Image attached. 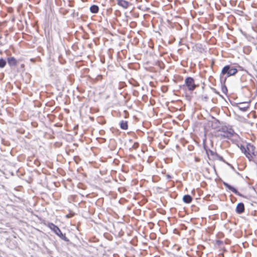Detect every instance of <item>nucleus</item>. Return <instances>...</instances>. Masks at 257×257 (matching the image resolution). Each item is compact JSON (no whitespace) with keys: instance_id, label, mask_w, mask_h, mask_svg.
Returning a JSON list of instances; mask_svg holds the SVG:
<instances>
[{"instance_id":"obj_1","label":"nucleus","mask_w":257,"mask_h":257,"mask_svg":"<svg viewBox=\"0 0 257 257\" xmlns=\"http://www.w3.org/2000/svg\"><path fill=\"white\" fill-rule=\"evenodd\" d=\"M240 149L249 161H254L257 156V151L253 145L248 143L245 147L241 146Z\"/></svg>"},{"instance_id":"obj_2","label":"nucleus","mask_w":257,"mask_h":257,"mask_svg":"<svg viewBox=\"0 0 257 257\" xmlns=\"http://www.w3.org/2000/svg\"><path fill=\"white\" fill-rule=\"evenodd\" d=\"M238 72L237 69L234 67H231L230 65H225L222 68L220 76L221 78H223L225 76V79L229 77L235 75Z\"/></svg>"},{"instance_id":"obj_3","label":"nucleus","mask_w":257,"mask_h":257,"mask_svg":"<svg viewBox=\"0 0 257 257\" xmlns=\"http://www.w3.org/2000/svg\"><path fill=\"white\" fill-rule=\"evenodd\" d=\"M185 85L189 91H194L198 86V84L195 83L194 79L191 77H187L185 80Z\"/></svg>"},{"instance_id":"obj_4","label":"nucleus","mask_w":257,"mask_h":257,"mask_svg":"<svg viewBox=\"0 0 257 257\" xmlns=\"http://www.w3.org/2000/svg\"><path fill=\"white\" fill-rule=\"evenodd\" d=\"M49 226L51 229H52L62 239L67 241L69 240L66 237L65 235L62 233L58 226H56L53 223L49 224Z\"/></svg>"},{"instance_id":"obj_5","label":"nucleus","mask_w":257,"mask_h":257,"mask_svg":"<svg viewBox=\"0 0 257 257\" xmlns=\"http://www.w3.org/2000/svg\"><path fill=\"white\" fill-rule=\"evenodd\" d=\"M250 102L248 101V102H240V103H238V105L237 106L240 110H241L243 112H245L248 110V109L250 107Z\"/></svg>"},{"instance_id":"obj_6","label":"nucleus","mask_w":257,"mask_h":257,"mask_svg":"<svg viewBox=\"0 0 257 257\" xmlns=\"http://www.w3.org/2000/svg\"><path fill=\"white\" fill-rule=\"evenodd\" d=\"M222 130H218V135H217V137L220 138L221 139H225V138H229L232 136V134L228 131H223V128Z\"/></svg>"},{"instance_id":"obj_7","label":"nucleus","mask_w":257,"mask_h":257,"mask_svg":"<svg viewBox=\"0 0 257 257\" xmlns=\"http://www.w3.org/2000/svg\"><path fill=\"white\" fill-rule=\"evenodd\" d=\"M206 153L210 160H215L221 158L216 153L211 150L206 149Z\"/></svg>"},{"instance_id":"obj_8","label":"nucleus","mask_w":257,"mask_h":257,"mask_svg":"<svg viewBox=\"0 0 257 257\" xmlns=\"http://www.w3.org/2000/svg\"><path fill=\"white\" fill-rule=\"evenodd\" d=\"M236 211L238 214H241L244 211V206L243 203H239L237 205Z\"/></svg>"},{"instance_id":"obj_9","label":"nucleus","mask_w":257,"mask_h":257,"mask_svg":"<svg viewBox=\"0 0 257 257\" xmlns=\"http://www.w3.org/2000/svg\"><path fill=\"white\" fill-rule=\"evenodd\" d=\"M117 5L123 8L126 9L128 7L129 3L124 0H117Z\"/></svg>"},{"instance_id":"obj_10","label":"nucleus","mask_w":257,"mask_h":257,"mask_svg":"<svg viewBox=\"0 0 257 257\" xmlns=\"http://www.w3.org/2000/svg\"><path fill=\"white\" fill-rule=\"evenodd\" d=\"M8 63L10 66H16L17 64V60L13 57L8 58Z\"/></svg>"},{"instance_id":"obj_11","label":"nucleus","mask_w":257,"mask_h":257,"mask_svg":"<svg viewBox=\"0 0 257 257\" xmlns=\"http://www.w3.org/2000/svg\"><path fill=\"white\" fill-rule=\"evenodd\" d=\"M183 201L184 202L189 204L192 202V198L189 195H185L183 197Z\"/></svg>"},{"instance_id":"obj_12","label":"nucleus","mask_w":257,"mask_h":257,"mask_svg":"<svg viewBox=\"0 0 257 257\" xmlns=\"http://www.w3.org/2000/svg\"><path fill=\"white\" fill-rule=\"evenodd\" d=\"M90 11L92 13L96 14L99 11V8L96 5H92L90 8Z\"/></svg>"},{"instance_id":"obj_13","label":"nucleus","mask_w":257,"mask_h":257,"mask_svg":"<svg viewBox=\"0 0 257 257\" xmlns=\"http://www.w3.org/2000/svg\"><path fill=\"white\" fill-rule=\"evenodd\" d=\"M120 127L121 129L127 130L128 128L127 121L123 120L121 121L120 122Z\"/></svg>"},{"instance_id":"obj_14","label":"nucleus","mask_w":257,"mask_h":257,"mask_svg":"<svg viewBox=\"0 0 257 257\" xmlns=\"http://www.w3.org/2000/svg\"><path fill=\"white\" fill-rule=\"evenodd\" d=\"M224 184L226 187H227L228 189L231 190L232 192L235 194L237 193V190L235 188L232 187L231 186L226 183H224Z\"/></svg>"},{"instance_id":"obj_15","label":"nucleus","mask_w":257,"mask_h":257,"mask_svg":"<svg viewBox=\"0 0 257 257\" xmlns=\"http://www.w3.org/2000/svg\"><path fill=\"white\" fill-rule=\"evenodd\" d=\"M199 99L202 101H207L209 99V96L207 94H202L199 96Z\"/></svg>"},{"instance_id":"obj_16","label":"nucleus","mask_w":257,"mask_h":257,"mask_svg":"<svg viewBox=\"0 0 257 257\" xmlns=\"http://www.w3.org/2000/svg\"><path fill=\"white\" fill-rule=\"evenodd\" d=\"M6 64V61L3 58L0 59V68H4Z\"/></svg>"},{"instance_id":"obj_17","label":"nucleus","mask_w":257,"mask_h":257,"mask_svg":"<svg viewBox=\"0 0 257 257\" xmlns=\"http://www.w3.org/2000/svg\"><path fill=\"white\" fill-rule=\"evenodd\" d=\"M168 90V87L166 86H162V91L163 92H166Z\"/></svg>"},{"instance_id":"obj_18","label":"nucleus","mask_w":257,"mask_h":257,"mask_svg":"<svg viewBox=\"0 0 257 257\" xmlns=\"http://www.w3.org/2000/svg\"><path fill=\"white\" fill-rule=\"evenodd\" d=\"M166 176L167 179L169 180H170L172 178V176H171L169 175H166Z\"/></svg>"},{"instance_id":"obj_19","label":"nucleus","mask_w":257,"mask_h":257,"mask_svg":"<svg viewBox=\"0 0 257 257\" xmlns=\"http://www.w3.org/2000/svg\"><path fill=\"white\" fill-rule=\"evenodd\" d=\"M254 107L255 109H257V102L255 103Z\"/></svg>"},{"instance_id":"obj_20","label":"nucleus","mask_w":257,"mask_h":257,"mask_svg":"<svg viewBox=\"0 0 257 257\" xmlns=\"http://www.w3.org/2000/svg\"><path fill=\"white\" fill-rule=\"evenodd\" d=\"M66 217H68V218H69V217H70V216L69 215H68H68H66Z\"/></svg>"},{"instance_id":"obj_21","label":"nucleus","mask_w":257,"mask_h":257,"mask_svg":"<svg viewBox=\"0 0 257 257\" xmlns=\"http://www.w3.org/2000/svg\"><path fill=\"white\" fill-rule=\"evenodd\" d=\"M161 213H162V214H164V211L162 210Z\"/></svg>"}]
</instances>
